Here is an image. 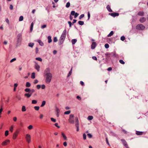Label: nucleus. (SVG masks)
Here are the masks:
<instances>
[{
  "instance_id": "obj_39",
  "label": "nucleus",
  "mask_w": 148,
  "mask_h": 148,
  "mask_svg": "<svg viewBox=\"0 0 148 148\" xmlns=\"http://www.w3.org/2000/svg\"><path fill=\"white\" fill-rule=\"evenodd\" d=\"M34 45L33 43H29L28 44V46L31 47H32Z\"/></svg>"
},
{
  "instance_id": "obj_22",
  "label": "nucleus",
  "mask_w": 148,
  "mask_h": 148,
  "mask_svg": "<svg viewBox=\"0 0 148 148\" xmlns=\"http://www.w3.org/2000/svg\"><path fill=\"white\" fill-rule=\"evenodd\" d=\"M47 39L48 40V42L49 43H51L52 42L51 38L50 36H48Z\"/></svg>"
},
{
  "instance_id": "obj_1",
  "label": "nucleus",
  "mask_w": 148,
  "mask_h": 148,
  "mask_svg": "<svg viewBox=\"0 0 148 148\" xmlns=\"http://www.w3.org/2000/svg\"><path fill=\"white\" fill-rule=\"evenodd\" d=\"M66 29H64L63 31L61 37L60 38L59 41V45H61L63 43L65 38L66 37Z\"/></svg>"
},
{
  "instance_id": "obj_48",
  "label": "nucleus",
  "mask_w": 148,
  "mask_h": 148,
  "mask_svg": "<svg viewBox=\"0 0 148 148\" xmlns=\"http://www.w3.org/2000/svg\"><path fill=\"white\" fill-rule=\"evenodd\" d=\"M87 136L89 138H91L92 137V135L90 134H87Z\"/></svg>"
},
{
  "instance_id": "obj_50",
  "label": "nucleus",
  "mask_w": 148,
  "mask_h": 148,
  "mask_svg": "<svg viewBox=\"0 0 148 148\" xmlns=\"http://www.w3.org/2000/svg\"><path fill=\"white\" fill-rule=\"evenodd\" d=\"M125 39V38L124 36H122L121 38V40L123 41Z\"/></svg>"
},
{
  "instance_id": "obj_52",
  "label": "nucleus",
  "mask_w": 148,
  "mask_h": 148,
  "mask_svg": "<svg viewBox=\"0 0 148 148\" xmlns=\"http://www.w3.org/2000/svg\"><path fill=\"white\" fill-rule=\"evenodd\" d=\"M13 129V126H12L10 128V131L11 132H12Z\"/></svg>"
},
{
  "instance_id": "obj_16",
  "label": "nucleus",
  "mask_w": 148,
  "mask_h": 148,
  "mask_svg": "<svg viewBox=\"0 0 148 148\" xmlns=\"http://www.w3.org/2000/svg\"><path fill=\"white\" fill-rule=\"evenodd\" d=\"M146 18L145 17H141L139 19V21L140 23H143L145 21Z\"/></svg>"
},
{
  "instance_id": "obj_27",
  "label": "nucleus",
  "mask_w": 148,
  "mask_h": 148,
  "mask_svg": "<svg viewBox=\"0 0 148 148\" xmlns=\"http://www.w3.org/2000/svg\"><path fill=\"white\" fill-rule=\"evenodd\" d=\"M35 90L34 89H32V90H31L29 92V93L30 95L31 96L32 94L35 92Z\"/></svg>"
},
{
  "instance_id": "obj_15",
  "label": "nucleus",
  "mask_w": 148,
  "mask_h": 148,
  "mask_svg": "<svg viewBox=\"0 0 148 148\" xmlns=\"http://www.w3.org/2000/svg\"><path fill=\"white\" fill-rule=\"evenodd\" d=\"M9 143L10 140H6L2 143V145H6Z\"/></svg>"
},
{
  "instance_id": "obj_26",
  "label": "nucleus",
  "mask_w": 148,
  "mask_h": 148,
  "mask_svg": "<svg viewBox=\"0 0 148 148\" xmlns=\"http://www.w3.org/2000/svg\"><path fill=\"white\" fill-rule=\"evenodd\" d=\"M33 25H34V23H33V22H32L31 24L30 27V30L31 32H32V30H33Z\"/></svg>"
},
{
  "instance_id": "obj_42",
  "label": "nucleus",
  "mask_w": 148,
  "mask_h": 148,
  "mask_svg": "<svg viewBox=\"0 0 148 148\" xmlns=\"http://www.w3.org/2000/svg\"><path fill=\"white\" fill-rule=\"evenodd\" d=\"M39 107L38 106H36L34 107V108L36 110H38L39 109Z\"/></svg>"
},
{
  "instance_id": "obj_43",
  "label": "nucleus",
  "mask_w": 148,
  "mask_h": 148,
  "mask_svg": "<svg viewBox=\"0 0 148 148\" xmlns=\"http://www.w3.org/2000/svg\"><path fill=\"white\" fill-rule=\"evenodd\" d=\"M36 60H38V61H40V62H41L42 61V58H39V57L36 58Z\"/></svg>"
},
{
  "instance_id": "obj_21",
  "label": "nucleus",
  "mask_w": 148,
  "mask_h": 148,
  "mask_svg": "<svg viewBox=\"0 0 148 148\" xmlns=\"http://www.w3.org/2000/svg\"><path fill=\"white\" fill-rule=\"evenodd\" d=\"M144 13L143 12L140 11L138 13V15L140 16H144Z\"/></svg>"
},
{
  "instance_id": "obj_47",
  "label": "nucleus",
  "mask_w": 148,
  "mask_h": 148,
  "mask_svg": "<svg viewBox=\"0 0 148 148\" xmlns=\"http://www.w3.org/2000/svg\"><path fill=\"white\" fill-rule=\"evenodd\" d=\"M84 16V14H82L80 15L79 17V19H81L82 18H83Z\"/></svg>"
},
{
  "instance_id": "obj_3",
  "label": "nucleus",
  "mask_w": 148,
  "mask_h": 148,
  "mask_svg": "<svg viewBox=\"0 0 148 148\" xmlns=\"http://www.w3.org/2000/svg\"><path fill=\"white\" fill-rule=\"evenodd\" d=\"M45 75L46 76V82L47 84H49L51 81L52 77V74H50Z\"/></svg>"
},
{
  "instance_id": "obj_32",
  "label": "nucleus",
  "mask_w": 148,
  "mask_h": 148,
  "mask_svg": "<svg viewBox=\"0 0 148 148\" xmlns=\"http://www.w3.org/2000/svg\"><path fill=\"white\" fill-rule=\"evenodd\" d=\"M77 42V40L76 39H72L71 40L72 43L73 45H74Z\"/></svg>"
},
{
  "instance_id": "obj_2",
  "label": "nucleus",
  "mask_w": 148,
  "mask_h": 148,
  "mask_svg": "<svg viewBox=\"0 0 148 148\" xmlns=\"http://www.w3.org/2000/svg\"><path fill=\"white\" fill-rule=\"evenodd\" d=\"M17 45L18 46L20 45L22 39V35L21 34H19L17 36Z\"/></svg>"
},
{
  "instance_id": "obj_13",
  "label": "nucleus",
  "mask_w": 148,
  "mask_h": 148,
  "mask_svg": "<svg viewBox=\"0 0 148 148\" xmlns=\"http://www.w3.org/2000/svg\"><path fill=\"white\" fill-rule=\"evenodd\" d=\"M105 57L106 58V59L108 60L111 58V56L110 55L109 53H107L105 54Z\"/></svg>"
},
{
  "instance_id": "obj_51",
  "label": "nucleus",
  "mask_w": 148,
  "mask_h": 148,
  "mask_svg": "<svg viewBox=\"0 0 148 148\" xmlns=\"http://www.w3.org/2000/svg\"><path fill=\"white\" fill-rule=\"evenodd\" d=\"M51 120L53 122H56V119H54L53 118H51Z\"/></svg>"
},
{
  "instance_id": "obj_57",
  "label": "nucleus",
  "mask_w": 148,
  "mask_h": 148,
  "mask_svg": "<svg viewBox=\"0 0 148 148\" xmlns=\"http://www.w3.org/2000/svg\"><path fill=\"white\" fill-rule=\"evenodd\" d=\"M86 135L85 134H83V139L84 140H85L86 139Z\"/></svg>"
},
{
  "instance_id": "obj_34",
  "label": "nucleus",
  "mask_w": 148,
  "mask_h": 148,
  "mask_svg": "<svg viewBox=\"0 0 148 148\" xmlns=\"http://www.w3.org/2000/svg\"><path fill=\"white\" fill-rule=\"evenodd\" d=\"M78 24L81 25H83L84 24V22L82 21H79L78 22Z\"/></svg>"
},
{
  "instance_id": "obj_4",
  "label": "nucleus",
  "mask_w": 148,
  "mask_h": 148,
  "mask_svg": "<svg viewBox=\"0 0 148 148\" xmlns=\"http://www.w3.org/2000/svg\"><path fill=\"white\" fill-rule=\"evenodd\" d=\"M74 115L73 114H71L70 115L69 119L68 120L69 122L71 124H74Z\"/></svg>"
},
{
  "instance_id": "obj_8",
  "label": "nucleus",
  "mask_w": 148,
  "mask_h": 148,
  "mask_svg": "<svg viewBox=\"0 0 148 148\" xmlns=\"http://www.w3.org/2000/svg\"><path fill=\"white\" fill-rule=\"evenodd\" d=\"M121 141L126 148H128L127 142L125 139H121Z\"/></svg>"
},
{
  "instance_id": "obj_25",
  "label": "nucleus",
  "mask_w": 148,
  "mask_h": 148,
  "mask_svg": "<svg viewBox=\"0 0 148 148\" xmlns=\"http://www.w3.org/2000/svg\"><path fill=\"white\" fill-rule=\"evenodd\" d=\"M24 96L26 97H27V98H29L31 96L30 95L29 93H25V95H24Z\"/></svg>"
},
{
  "instance_id": "obj_14",
  "label": "nucleus",
  "mask_w": 148,
  "mask_h": 148,
  "mask_svg": "<svg viewBox=\"0 0 148 148\" xmlns=\"http://www.w3.org/2000/svg\"><path fill=\"white\" fill-rule=\"evenodd\" d=\"M18 132H19L18 130H16L15 133L14 134L13 136V138L14 139H15L16 138V136L18 135Z\"/></svg>"
},
{
  "instance_id": "obj_18",
  "label": "nucleus",
  "mask_w": 148,
  "mask_h": 148,
  "mask_svg": "<svg viewBox=\"0 0 148 148\" xmlns=\"http://www.w3.org/2000/svg\"><path fill=\"white\" fill-rule=\"evenodd\" d=\"M110 53V56L111 57H116V54L115 52H112Z\"/></svg>"
},
{
  "instance_id": "obj_11",
  "label": "nucleus",
  "mask_w": 148,
  "mask_h": 148,
  "mask_svg": "<svg viewBox=\"0 0 148 148\" xmlns=\"http://www.w3.org/2000/svg\"><path fill=\"white\" fill-rule=\"evenodd\" d=\"M97 46V43L95 42H93L92 43L91 46V49H94Z\"/></svg>"
},
{
  "instance_id": "obj_44",
  "label": "nucleus",
  "mask_w": 148,
  "mask_h": 148,
  "mask_svg": "<svg viewBox=\"0 0 148 148\" xmlns=\"http://www.w3.org/2000/svg\"><path fill=\"white\" fill-rule=\"evenodd\" d=\"M70 5V3L69 2H68L66 3V7L67 8H69V7Z\"/></svg>"
},
{
  "instance_id": "obj_36",
  "label": "nucleus",
  "mask_w": 148,
  "mask_h": 148,
  "mask_svg": "<svg viewBox=\"0 0 148 148\" xmlns=\"http://www.w3.org/2000/svg\"><path fill=\"white\" fill-rule=\"evenodd\" d=\"M93 117L91 116H89L88 117V119L89 120H91L93 119Z\"/></svg>"
},
{
  "instance_id": "obj_31",
  "label": "nucleus",
  "mask_w": 148,
  "mask_h": 148,
  "mask_svg": "<svg viewBox=\"0 0 148 148\" xmlns=\"http://www.w3.org/2000/svg\"><path fill=\"white\" fill-rule=\"evenodd\" d=\"M72 69L73 67H72L70 71L69 72V73L67 76L68 77L70 76L71 75L72 72Z\"/></svg>"
},
{
  "instance_id": "obj_5",
  "label": "nucleus",
  "mask_w": 148,
  "mask_h": 148,
  "mask_svg": "<svg viewBox=\"0 0 148 148\" xmlns=\"http://www.w3.org/2000/svg\"><path fill=\"white\" fill-rule=\"evenodd\" d=\"M136 28L138 30H143L145 28V26L142 24H139L136 25Z\"/></svg>"
},
{
  "instance_id": "obj_29",
  "label": "nucleus",
  "mask_w": 148,
  "mask_h": 148,
  "mask_svg": "<svg viewBox=\"0 0 148 148\" xmlns=\"http://www.w3.org/2000/svg\"><path fill=\"white\" fill-rule=\"evenodd\" d=\"M31 86V84L29 82H27L26 83L25 86L27 87H29Z\"/></svg>"
},
{
  "instance_id": "obj_40",
  "label": "nucleus",
  "mask_w": 148,
  "mask_h": 148,
  "mask_svg": "<svg viewBox=\"0 0 148 148\" xmlns=\"http://www.w3.org/2000/svg\"><path fill=\"white\" fill-rule=\"evenodd\" d=\"M71 112V111L70 110H68L67 111H66L64 112V114H69Z\"/></svg>"
},
{
  "instance_id": "obj_49",
  "label": "nucleus",
  "mask_w": 148,
  "mask_h": 148,
  "mask_svg": "<svg viewBox=\"0 0 148 148\" xmlns=\"http://www.w3.org/2000/svg\"><path fill=\"white\" fill-rule=\"evenodd\" d=\"M9 134V131L8 130H6L5 132V136H7Z\"/></svg>"
},
{
  "instance_id": "obj_23",
  "label": "nucleus",
  "mask_w": 148,
  "mask_h": 148,
  "mask_svg": "<svg viewBox=\"0 0 148 148\" xmlns=\"http://www.w3.org/2000/svg\"><path fill=\"white\" fill-rule=\"evenodd\" d=\"M62 135L64 140H67V138L66 136L63 133H62Z\"/></svg>"
},
{
  "instance_id": "obj_58",
  "label": "nucleus",
  "mask_w": 148,
  "mask_h": 148,
  "mask_svg": "<svg viewBox=\"0 0 148 148\" xmlns=\"http://www.w3.org/2000/svg\"><path fill=\"white\" fill-rule=\"evenodd\" d=\"M10 9L11 10H12L13 9V7L12 5H10Z\"/></svg>"
},
{
  "instance_id": "obj_24",
  "label": "nucleus",
  "mask_w": 148,
  "mask_h": 148,
  "mask_svg": "<svg viewBox=\"0 0 148 148\" xmlns=\"http://www.w3.org/2000/svg\"><path fill=\"white\" fill-rule=\"evenodd\" d=\"M107 8L109 12H112V10L111 9V8L110 6L108 5L107 6Z\"/></svg>"
},
{
  "instance_id": "obj_6",
  "label": "nucleus",
  "mask_w": 148,
  "mask_h": 148,
  "mask_svg": "<svg viewBox=\"0 0 148 148\" xmlns=\"http://www.w3.org/2000/svg\"><path fill=\"white\" fill-rule=\"evenodd\" d=\"M44 73L45 75L51 74V73H50V68H46L45 70Z\"/></svg>"
},
{
  "instance_id": "obj_20",
  "label": "nucleus",
  "mask_w": 148,
  "mask_h": 148,
  "mask_svg": "<svg viewBox=\"0 0 148 148\" xmlns=\"http://www.w3.org/2000/svg\"><path fill=\"white\" fill-rule=\"evenodd\" d=\"M36 41L38 42L40 46H43L44 45L43 43L41 40H38Z\"/></svg>"
},
{
  "instance_id": "obj_9",
  "label": "nucleus",
  "mask_w": 148,
  "mask_h": 148,
  "mask_svg": "<svg viewBox=\"0 0 148 148\" xmlns=\"http://www.w3.org/2000/svg\"><path fill=\"white\" fill-rule=\"evenodd\" d=\"M71 15L73 16L74 15V18H76L79 15V14L77 13H75V11H73L71 12Z\"/></svg>"
},
{
  "instance_id": "obj_38",
  "label": "nucleus",
  "mask_w": 148,
  "mask_h": 148,
  "mask_svg": "<svg viewBox=\"0 0 148 148\" xmlns=\"http://www.w3.org/2000/svg\"><path fill=\"white\" fill-rule=\"evenodd\" d=\"M30 90H31V89L30 88H26V89H25V91L26 92H29L30 91Z\"/></svg>"
},
{
  "instance_id": "obj_45",
  "label": "nucleus",
  "mask_w": 148,
  "mask_h": 148,
  "mask_svg": "<svg viewBox=\"0 0 148 148\" xmlns=\"http://www.w3.org/2000/svg\"><path fill=\"white\" fill-rule=\"evenodd\" d=\"M119 62L122 64H125V62L122 60H120L119 61Z\"/></svg>"
},
{
  "instance_id": "obj_60",
  "label": "nucleus",
  "mask_w": 148,
  "mask_h": 148,
  "mask_svg": "<svg viewBox=\"0 0 148 148\" xmlns=\"http://www.w3.org/2000/svg\"><path fill=\"white\" fill-rule=\"evenodd\" d=\"M41 85H38L36 86L37 88L39 89L41 88Z\"/></svg>"
},
{
  "instance_id": "obj_28",
  "label": "nucleus",
  "mask_w": 148,
  "mask_h": 148,
  "mask_svg": "<svg viewBox=\"0 0 148 148\" xmlns=\"http://www.w3.org/2000/svg\"><path fill=\"white\" fill-rule=\"evenodd\" d=\"M46 102L45 101H43L42 103V104L40 106L41 107H43L46 104Z\"/></svg>"
},
{
  "instance_id": "obj_53",
  "label": "nucleus",
  "mask_w": 148,
  "mask_h": 148,
  "mask_svg": "<svg viewBox=\"0 0 148 148\" xmlns=\"http://www.w3.org/2000/svg\"><path fill=\"white\" fill-rule=\"evenodd\" d=\"M33 126L32 125H29L28 127V128L29 130H31L33 128Z\"/></svg>"
},
{
  "instance_id": "obj_33",
  "label": "nucleus",
  "mask_w": 148,
  "mask_h": 148,
  "mask_svg": "<svg viewBox=\"0 0 148 148\" xmlns=\"http://www.w3.org/2000/svg\"><path fill=\"white\" fill-rule=\"evenodd\" d=\"M26 111V109L25 106H23L22 108V112H25Z\"/></svg>"
},
{
  "instance_id": "obj_37",
  "label": "nucleus",
  "mask_w": 148,
  "mask_h": 148,
  "mask_svg": "<svg viewBox=\"0 0 148 148\" xmlns=\"http://www.w3.org/2000/svg\"><path fill=\"white\" fill-rule=\"evenodd\" d=\"M23 16H21L20 17L19 19V21H22L23 20Z\"/></svg>"
},
{
  "instance_id": "obj_62",
  "label": "nucleus",
  "mask_w": 148,
  "mask_h": 148,
  "mask_svg": "<svg viewBox=\"0 0 148 148\" xmlns=\"http://www.w3.org/2000/svg\"><path fill=\"white\" fill-rule=\"evenodd\" d=\"M58 124L57 123H55V125L58 128H60V127L59 126H58Z\"/></svg>"
},
{
  "instance_id": "obj_59",
  "label": "nucleus",
  "mask_w": 148,
  "mask_h": 148,
  "mask_svg": "<svg viewBox=\"0 0 148 148\" xmlns=\"http://www.w3.org/2000/svg\"><path fill=\"white\" fill-rule=\"evenodd\" d=\"M47 26H46V25H42L41 27V28H42V29H44L45 27H46Z\"/></svg>"
},
{
  "instance_id": "obj_12",
  "label": "nucleus",
  "mask_w": 148,
  "mask_h": 148,
  "mask_svg": "<svg viewBox=\"0 0 148 148\" xmlns=\"http://www.w3.org/2000/svg\"><path fill=\"white\" fill-rule=\"evenodd\" d=\"M35 68L37 71H39L40 69V66L37 63H36L35 65Z\"/></svg>"
},
{
  "instance_id": "obj_19",
  "label": "nucleus",
  "mask_w": 148,
  "mask_h": 148,
  "mask_svg": "<svg viewBox=\"0 0 148 148\" xmlns=\"http://www.w3.org/2000/svg\"><path fill=\"white\" fill-rule=\"evenodd\" d=\"M143 132H140L138 131H136V134L138 135H143Z\"/></svg>"
},
{
  "instance_id": "obj_30",
  "label": "nucleus",
  "mask_w": 148,
  "mask_h": 148,
  "mask_svg": "<svg viewBox=\"0 0 148 148\" xmlns=\"http://www.w3.org/2000/svg\"><path fill=\"white\" fill-rule=\"evenodd\" d=\"M114 34V32L113 31H112L110 32V34H108L107 36L108 37H111Z\"/></svg>"
},
{
  "instance_id": "obj_41",
  "label": "nucleus",
  "mask_w": 148,
  "mask_h": 148,
  "mask_svg": "<svg viewBox=\"0 0 148 148\" xmlns=\"http://www.w3.org/2000/svg\"><path fill=\"white\" fill-rule=\"evenodd\" d=\"M32 104H36L37 103V101L36 100H32Z\"/></svg>"
},
{
  "instance_id": "obj_35",
  "label": "nucleus",
  "mask_w": 148,
  "mask_h": 148,
  "mask_svg": "<svg viewBox=\"0 0 148 148\" xmlns=\"http://www.w3.org/2000/svg\"><path fill=\"white\" fill-rule=\"evenodd\" d=\"M31 78L32 79H34L35 77V73L34 72H33L32 73V75H31Z\"/></svg>"
},
{
  "instance_id": "obj_63",
  "label": "nucleus",
  "mask_w": 148,
  "mask_h": 148,
  "mask_svg": "<svg viewBox=\"0 0 148 148\" xmlns=\"http://www.w3.org/2000/svg\"><path fill=\"white\" fill-rule=\"evenodd\" d=\"M88 20H89L90 18V14L89 13V12H88Z\"/></svg>"
},
{
  "instance_id": "obj_7",
  "label": "nucleus",
  "mask_w": 148,
  "mask_h": 148,
  "mask_svg": "<svg viewBox=\"0 0 148 148\" xmlns=\"http://www.w3.org/2000/svg\"><path fill=\"white\" fill-rule=\"evenodd\" d=\"M25 138L28 143H29L31 142V136L28 134L26 135L25 136Z\"/></svg>"
},
{
  "instance_id": "obj_64",
  "label": "nucleus",
  "mask_w": 148,
  "mask_h": 148,
  "mask_svg": "<svg viewBox=\"0 0 148 148\" xmlns=\"http://www.w3.org/2000/svg\"><path fill=\"white\" fill-rule=\"evenodd\" d=\"M92 58L93 60H97V57L96 56H93L92 57Z\"/></svg>"
},
{
  "instance_id": "obj_54",
  "label": "nucleus",
  "mask_w": 148,
  "mask_h": 148,
  "mask_svg": "<svg viewBox=\"0 0 148 148\" xmlns=\"http://www.w3.org/2000/svg\"><path fill=\"white\" fill-rule=\"evenodd\" d=\"M109 45L107 43L105 45V47L106 49H108L109 47Z\"/></svg>"
},
{
  "instance_id": "obj_56",
  "label": "nucleus",
  "mask_w": 148,
  "mask_h": 148,
  "mask_svg": "<svg viewBox=\"0 0 148 148\" xmlns=\"http://www.w3.org/2000/svg\"><path fill=\"white\" fill-rule=\"evenodd\" d=\"M16 60V58H14L12 59L10 61V62H13L14 61H15Z\"/></svg>"
},
{
  "instance_id": "obj_10",
  "label": "nucleus",
  "mask_w": 148,
  "mask_h": 148,
  "mask_svg": "<svg viewBox=\"0 0 148 148\" xmlns=\"http://www.w3.org/2000/svg\"><path fill=\"white\" fill-rule=\"evenodd\" d=\"M109 15H111L112 17H115L116 16H118L119 15V13L114 12L113 13H109Z\"/></svg>"
},
{
  "instance_id": "obj_46",
  "label": "nucleus",
  "mask_w": 148,
  "mask_h": 148,
  "mask_svg": "<svg viewBox=\"0 0 148 148\" xmlns=\"http://www.w3.org/2000/svg\"><path fill=\"white\" fill-rule=\"evenodd\" d=\"M58 40L57 39V38L56 37H55L53 39V41L54 42H56Z\"/></svg>"
},
{
  "instance_id": "obj_55",
  "label": "nucleus",
  "mask_w": 148,
  "mask_h": 148,
  "mask_svg": "<svg viewBox=\"0 0 148 148\" xmlns=\"http://www.w3.org/2000/svg\"><path fill=\"white\" fill-rule=\"evenodd\" d=\"M56 113H59L60 112V110L57 107H56Z\"/></svg>"
},
{
  "instance_id": "obj_61",
  "label": "nucleus",
  "mask_w": 148,
  "mask_h": 148,
  "mask_svg": "<svg viewBox=\"0 0 148 148\" xmlns=\"http://www.w3.org/2000/svg\"><path fill=\"white\" fill-rule=\"evenodd\" d=\"M68 23L69 25V27H71L72 25L73 24H72L71 22L70 21H69L68 22Z\"/></svg>"
},
{
  "instance_id": "obj_17",
  "label": "nucleus",
  "mask_w": 148,
  "mask_h": 148,
  "mask_svg": "<svg viewBox=\"0 0 148 148\" xmlns=\"http://www.w3.org/2000/svg\"><path fill=\"white\" fill-rule=\"evenodd\" d=\"M75 122L76 123L75 126H79V120L77 117H76L75 118Z\"/></svg>"
}]
</instances>
